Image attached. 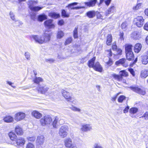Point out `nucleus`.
Returning a JSON list of instances; mask_svg holds the SVG:
<instances>
[{"label": "nucleus", "mask_w": 148, "mask_h": 148, "mask_svg": "<svg viewBox=\"0 0 148 148\" xmlns=\"http://www.w3.org/2000/svg\"><path fill=\"white\" fill-rule=\"evenodd\" d=\"M64 142L65 146L69 148H73V145L72 144L71 140L70 138H67L64 140Z\"/></svg>", "instance_id": "15"}, {"label": "nucleus", "mask_w": 148, "mask_h": 148, "mask_svg": "<svg viewBox=\"0 0 148 148\" xmlns=\"http://www.w3.org/2000/svg\"><path fill=\"white\" fill-rule=\"evenodd\" d=\"M80 130L83 132H87L91 131L92 130V127L90 124H83L82 125Z\"/></svg>", "instance_id": "13"}, {"label": "nucleus", "mask_w": 148, "mask_h": 148, "mask_svg": "<svg viewBox=\"0 0 148 148\" xmlns=\"http://www.w3.org/2000/svg\"><path fill=\"white\" fill-rule=\"evenodd\" d=\"M53 20L49 19L47 20L44 22L45 26L49 28H53L55 25L53 23Z\"/></svg>", "instance_id": "14"}, {"label": "nucleus", "mask_w": 148, "mask_h": 148, "mask_svg": "<svg viewBox=\"0 0 148 148\" xmlns=\"http://www.w3.org/2000/svg\"><path fill=\"white\" fill-rule=\"evenodd\" d=\"M119 36H120L119 38L121 40H124V33L123 32H120V34H119Z\"/></svg>", "instance_id": "52"}, {"label": "nucleus", "mask_w": 148, "mask_h": 148, "mask_svg": "<svg viewBox=\"0 0 148 148\" xmlns=\"http://www.w3.org/2000/svg\"><path fill=\"white\" fill-rule=\"evenodd\" d=\"M51 35V34L48 32H45L42 35L44 43L48 42L50 40Z\"/></svg>", "instance_id": "11"}, {"label": "nucleus", "mask_w": 148, "mask_h": 148, "mask_svg": "<svg viewBox=\"0 0 148 148\" xmlns=\"http://www.w3.org/2000/svg\"><path fill=\"white\" fill-rule=\"evenodd\" d=\"M138 109L136 108L133 107L131 108L129 110L130 115L132 118H134L135 116L133 114L136 113L138 111Z\"/></svg>", "instance_id": "21"}, {"label": "nucleus", "mask_w": 148, "mask_h": 148, "mask_svg": "<svg viewBox=\"0 0 148 148\" xmlns=\"http://www.w3.org/2000/svg\"><path fill=\"white\" fill-rule=\"evenodd\" d=\"M93 68L96 71L99 72H101L102 71V68L101 66L98 62L96 63L94 66V67H93Z\"/></svg>", "instance_id": "20"}, {"label": "nucleus", "mask_w": 148, "mask_h": 148, "mask_svg": "<svg viewBox=\"0 0 148 148\" xmlns=\"http://www.w3.org/2000/svg\"><path fill=\"white\" fill-rule=\"evenodd\" d=\"M119 94V93H117L116 95H115L114 96H113V97H112L111 99V100L113 101H115L116 99L117 96Z\"/></svg>", "instance_id": "61"}, {"label": "nucleus", "mask_w": 148, "mask_h": 148, "mask_svg": "<svg viewBox=\"0 0 148 148\" xmlns=\"http://www.w3.org/2000/svg\"><path fill=\"white\" fill-rule=\"evenodd\" d=\"M28 141L34 142L36 140V137L34 136H28L27 138Z\"/></svg>", "instance_id": "43"}, {"label": "nucleus", "mask_w": 148, "mask_h": 148, "mask_svg": "<svg viewBox=\"0 0 148 148\" xmlns=\"http://www.w3.org/2000/svg\"><path fill=\"white\" fill-rule=\"evenodd\" d=\"M96 12L94 11H89L86 13L87 16L89 18H92L96 14Z\"/></svg>", "instance_id": "30"}, {"label": "nucleus", "mask_w": 148, "mask_h": 148, "mask_svg": "<svg viewBox=\"0 0 148 148\" xmlns=\"http://www.w3.org/2000/svg\"><path fill=\"white\" fill-rule=\"evenodd\" d=\"M47 19V16L45 14L39 15L38 16V20L40 21H42L44 20Z\"/></svg>", "instance_id": "33"}, {"label": "nucleus", "mask_w": 148, "mask_h": 148, "mask_svg": "<svg viewBox=\"0 0 148 148\" xmlns=\"http://www.w3.org/2000/svg\"><path fill=\"white\" fill-rule=\"evenodd\" d=\"M112 76L114 78L118 81H120L122 80L121 76H120V75H117L115 74H113Z\"/></svg>", "instance_id": "40"}, {"label": "nucleus", "mask_w": 148, "mask_h": 148, "mask_svg": "<svg viewBox=\"0 0 148 148\" xmlns=\"http://www.w3.org/2000/svg\"><path fill=\"white\" fill-rule=\"evenodd\" d=\"M68 129V127L64 125L61 126L60 129L59 133L60 136L63 138L66 137L68 134L67 132Z\"/></svg>", "instance_id": "4"}, {"label": "nucleus", "mask_w": 148, "mask_h": 148, "mask_svg": "<svg viewBox=\"0 0 148 148\" xmlns=\"http://www.w3.org/2000/svg\"><path fill=\"white\" fill-rule=\"evenodd\" d=\"M10 17L11 18L13 21H16L15 20V18L14 17V15L13 12H10Z\"/></svg>", "instance_id": "60"}, {"label": "nucleus", "mask_w": 148, "mask_h": 148, "mask_svg": "<svg viewBox=\"0 0 148 148\" xmlns=\"http://www.w3.org/2000/svg\"><path fill=\"white\" fill-rule=\"evenodd\" d=\"M58 59L61 60L65 59H66V58L63 56L61 54H58Z\"/></svg>", "instance_id": "57"}, {"label": "nucleus", "mask_w": 148, "mask_h": 148, "mask_svg": "<svg viewBox=\"0 0 148 148\" xmlns=\"http://www.w3.org/2000/svg\"><path fill=\"white\" fill-rule=\"evenodd\" d=\"M132 36L135 40L138 39L139 38V35H138L137 32H134L133 33Z\"/></svg>", "instance_id": "42"}, {"label": "nucleus", "mask_w": 148, "mask_h": 148, "mask_svg": "<svg viewBox=\"0 0 148 148\" xmlns=\"http://www.w3.org/2000/svg\"><path fill=\"white\" fill-rule=\"evenodd\" d=\"M61 93L62 94L63 96L67 100L70 102V104L71 105L72 107H70V108L73 110H74V107L73 106V102L74 101L73 98H72L71 95L70 93L66 91L65 90H62L61 91Z\"/></svg>", "instance_id": "2"}, {"label": "nucleus", "mask_w": 148, "mask_h": 148, "mask_svg": "<svg viewBox=\"0 0 148 148\" xmlns=\"http://www.w3.org/2000/svg\"><path fill=\"white\" fill-rule=\"evenodd\" d=\"M31 38L35 41L36 43L39 44H44L42 36L33 35L32 36Z\"/></svg>", "instance_id": "9"}, {"label": "nucleus", "mask_w": 148, "mask_h": 148, "mask_svg": "<svg viewBox=\"0 0 148 148\" xmlns=\"http://www.w3.org/2000/svg\"><path fill=\"white\" fill-rule=\"evenodd\" d=\"M127 27V25L126 22L123 23L121 25V27L123 29H126Z\"/></svg>", "instance_id": "58"}, {"label": "nucleus", "mask_w": 148, "mask_h": 148, "mask_svg": "<svg viewBox=\"0 0 148 148\" xmlns=\"http://www.w3.org/2000/svg\"><path fill=\"white\" fill-rule=\"evenodd\" d=\"M4 122L10 123L14 121V118L10 116H5L3 119Z\"/></svg>", "instance_id": "25"}, {"label": "nucleus", "mask_w": 148, "mask_h": 148, "mask_svg": "<svg viewBox=\"0 0 148 148\" xmlns=\"http://www.w3.org/2000/svg\"><path fill=\"white\" fill-rule=\"evenodd\" d=\"M134 23L138 27H141L144 23V19L142 16H138L134 19Z\"/></svg>", "instance_id": "5"}, {"label": "nucleus", "mask_w": 148, "mask_h": 148, "mask_svg": "<svg viewBox=\"0 0 148 148\" xmlns=\"http://www.w3.org/2000/svg\"><path fill=\"white\" fill-rule=\"evenodd\" d=\"M126 58L129 60H131L134 59V55L133 52L126 53Z\"/></svg>", "instance_id": "24"}, {"label": "nucleus", "mask_w": 148, "mask_h": 148, "mask_svg": "<svg viewBox=\"0 0 148 148\" xmlns=\"http://www.w3.org/2000/svg\"><path fill=\"white\" fill-rule=\"evenodd\" d=\"M15 143L13 142L12 144L15 145H17L22 146L25 143V141L24 138L21 137H19L17 138L15 140Z\"/></svg>", "instance_id": "12"}, {"label": "nucleus", "mask_w": 148, "mask_h": 148, "mask_svg": "<svg viewBox=\"0 0 148 148\" xmlns=\"http://www.w3.org/2000/svg\"><path fill=\"white\" fill-rule=\"evenodd\" d=\"M148 76V71L146 70H143L141 73V77L143 78H146Z\"/></svg>", "instance_id": "34"}, {"label": "nucleus", "mask_w": 148, "mask_h": 148, "mask_svg": "<svg viewBox=\"0 0 148 148\" xmlns=\"http://www.w3.org/2000/svg\"><path fill=\"white\" fill-rule=\"evenodd\" d=\"M31 17L32 19L34 20L36 18V14L34 13H32L30 14Z\"/></svg>", "instance_id": "53"}, {"label": "nucleus", "mask_w": 148, "mask_h": 148, "mask_svg": "<svg viewBox=\"0 0 148 148\" xmlns=\"http://www.w3.org/2000/svg\"><path fill=\"white\" fill-rule=\"evenodd\" d=\"M140 0H138L137 4L136 5L134 6L133 8V10H137L140 8L141 6V3H139V2Z\"/></svg>", "instance_id": "37"}, {"label": "nucleus", "mask_w": 148, "mask_h": 148, "mask_svg": "<svg viewBox=\"0 0 148 148\" xmlns=\"http://www.w3.org/2000/svg\"><path fill=\"white\" fill-rule=\"evenodd\" d=\"M64 35V32L62 31H59L58 32L57 38L58 39L61 38Z\"/></svg>", "instance_id": "38"}, {"label": "nucleus", "mask_w": 148, "mask_h": 148, "mask_svg": "<svg viewBox=\"0 0 148 148\" xmlns=\"http://www.w3.org/2000/svg\"><path fill=\"white\" fill-rule=\"evenodd\" d=\"M37 2L34 1H29L28 2V5L29 8L35 12H38L41 10L42 7L35 6V5L37 4Z\"/></svg>", "instance_id": "3"}, {"label": "nucleus", "mask_w": 148, "mask_h": 148, "mask_svg": "<svg viewBox=\"0 0 148 148\" xmlns=\"http://www.w3.org/2000/svg\"><path fill=\"white\" fill-rule=\"evenodd\" d=\"M16 133L18 135H22L23 133V132L21 128L19 126H16L15 128Z\"/></svg>", "instance_id": "26"}, {"label": "nucleus", "mask_w": 148, "mask_h": 148, "mask_svg": "<svg viewBox=\"0 0 148 148\" xmlns=\"http://www.w3.org/2000/svg\"><path fill=\"white\" fill-rule=\"evenodd\" d=\"M112 40V36L111 34H108L107 37L106 44L108 45H111Z\"/></svg>", "instance_id": "35"}, {"label": "nucleus", "mask_w": 148, "mask_h": 148, "mask_svg": "<svg viewBox=\"0 0 148 148\" xmlns=\"http://www.w3.org/2000/svg\"><path fill=\"white\" fill-rule=\"evenodd\" d=\"M77 4H78V5L77 6H75V9L78 10L82 8H83V7L81 6L80 3H77L75 2V6L77 5Z\"/></svg>", "instance_id": "47"}, {"label": "nucleus", "mask_w": 148, "mask_h": 148, "mask_svg": "<svg viewBox=\"0 0 148 148\" xmlns=\"http://www.w3.org/2000/svg\"><path fill=\"white\" fill-rule=\"evenodd\" d=\"M45 62L49 63H53L55 61V60L52 58L46 59L45 60Z\"/></svg>", "instance_id": "45"}, {"label": "nucleus", "mask_w": 148, "mask_h": 148, "mask_svg": "<svg viewBox=\"0 0 148 148\" xmlns=\"http://www.w3.org/2000/svg\"><path fill=\"white\" fill-rule=\"evenodd\" d=\"M144 29L145 30L148 31V22H147L145 25L144 26Z\"/></svg>", "instance_id": "64"}, {"label": "nucleus", "mask_w": 148, "mask_h": 148, "mask_svg": "<svg viewBox=\"0 0 148 148\" xmlns=\"http://www.w3.org/2000/svg\"><path fill=\"white\" fill-rule=\"evenodd\" d=\"M26 148H34V146L33 144L29 143L27 145Z\"/></svg>", "instance_id": "54"}, {"label": "nucleus", "mask_w": 148, "mask_h": 148, "mask_svg": "<svg viewBox=\"0 0 148 148\" xmlns=\"http://www.w3.org/2000/svg\"><path fill=\"white\" fill-rule=\"evenodd\" d=\"M25 58L28 60H29L30 59V54L28 52H26L25 53Z\"/></svg>", "instance_id": "49"}, {"label": "nucleus", "mask_w": 148, "mask_h": 148, "mask_svg": "<svg viewBox=\"0 0 148 148\" xmlns=\"http://www.w3.org/2000/svg\"><path fill=\"white\" fill-rule=\"evenodd\" d=\"M129 71L133 76H135L134 72L133 69L132 68L129 69Z\"/></svg>", "instance_id": "63"}, {"label": "nucleus", "mask_w": 148, "mask_h": 148, "mask_svg": "<svg viewBox=\"0 0 148 148\" xmlns=\"http://www.w3.org/2000/svg\"><path fill=\"white\" fill-rule=\"evenodd\" d=\"M142 62L144 64L146 65L148 64V56L144 55L142 56Z\"/></svg>", "instance_id": "28"}, {"label": "nucleus", "mask_w": 148, "mask_h": 148, "mask_svg": "<svg viewBox=\"0 0 148 148\" xmlns=\"http://www.w3.org/2000/svg\"><path fill=\"white\" fill-rule=\"evenodd\" d=\"M130 88L133 91L142 95H144L146 93L144 89H141L138 87H130Z\"/></svg>", "instance_id": "8"}, {"label": "nucleus", "mask_w": 148, "mask_h": 148, "mask_svg": "<svg viewBox=\"0 0 148 148\" xmlns=\"http://www.w3.org/2000/svg\"><path fill=\"white\" fill-rule=\"evenodd\" d=\"M97 2V0H90L85 2V5L89 7H94Z\"/></svg>", "instance_id": "16"}, {"label": "nucleus", "mask_w": 148, "mask_h": 148, "mask_svg": "<svg viewBox=\"0 0 148 148\" xmlns=\"http://www.w3.org/2000/svg\"><path fill=\"white\" fill-rule=\"evenodd\" d=\"M49 88L45 84L39 85L38 90L42 94H45L49 90Z\"/></svg>", "instance_id": "10"}, {"label": "nucleus", "mask_w": 148, "mask_h": 148, "mask_svg": "<svg viewBox=\"0 0 148 148\" xmlns=\"http://www.w3.org/2000/svg\"><path fill=\"white\" fill-rule=\"evenodd\" d=\"M144 117L145 118V120H148V112H145L143 115L140 118H143Z\"/></svg>", "instance_id": "50"}, {"label": "nucleus", "mask_w": 148, "mask_h": 148, "mask_svg": "<svg viewBox=\"0 0 148 148\" xmlns=\"http://www.w3.org/2000/svg\"><path fill=\"white\" fill-rule=\"evenodd\" d=\"M32 114L36 119H39L42 116V114L36 110H34L32 112Z\"/></svg>", "instance_id": "18"}, {"label": "nucleus", "mask_w": 148, "mask_h": 148, "mask_svg": "<svg viewBox=\"0 0 148 148\" xmlns=\"http://www.w3.org/2000/svg\"><path fill=\"white\" fill-rule=\"evenodd\" d=\"M125 97L123 95H121L119 98L118 101L119 102L122 103L123 101L125 99Z\"/></svg>", "instance_id": "44"}, {"label": "nucleus", "mask_w": 148, "mask_h": 148, "mask_svg": "<svg viewBox=\"0 0 148 148\" xmlns=\"http://www.w3.org/2000/svg\"><path fill=\"white\" fill-rule=\"evenodd\" d=\"M67 7L69 10L74 9V3L69 4Z\"/></svg>", "instance_id": "51"}, {"label": "nucleus", "mask_w": 148, "mask_h": 148, "mask_svg": "<svg viewBox=\"0 0 148 148\" xmlns=\"http://www.w3.org/2000/svg\"><path fill=\"white\" fill-rule=\"evenodd\" d=\"M95 59V57H94L92 58L91 60H90L88 62V65L89 67L93 68L94 66V62Z\"/></svg>", "instance_id": "29"}, {"label": "nucleus", "mask_w": 148, "mask_h": 148, "mask_svg": "<svg viewBox=\"0 0 148 148\" xmlns=\"http://www.w3.org/2000/svg\"><path fill=\"white\" fill-rule=\"evenodd\" d=\"M106 63L108 66H110L113 64V62L110 58H109L108 61L106 62Z\"/></svg>", "instance_id": "56"}, {"label": "nucleus", "mask_w": 148, "mask_h": 148, "mask_svg": "<svg viewBox=\"0 0 148 148\" xmlns=\"http://www.w3.org/2000/svg\"><path fill=\"white\" fill-rule=\"evenodd\" d=\"M77 29V28L75 27V38H77L78 37Z\"/></svg>", "instance_id": "62"}, {"label": "nucleus", "mask_w": 148, "mask_h": 148, "mask_svg": "<svg viewBox=\"0 0 148 148\" xmlns=\"http://www.w3.org/2000/svg\"><path fill=\"white\" fill-rule=\"evenodd\" d=\"M116 11V7L114 6H112L109 8L108 9L106 12L105 15L106 16H108L111 13L115 12Z\"/></svg>", "instance_id": "17"}, {"label": "nucleus", "mask_w": 148, "mask_h": 148, "mask_svg": "<svg viewBox=\"0 0 148 148\" xmlns=\"http://www.w3.org/2000/svg\"><path fill=\"white\" fill-rule=\"evenodd\" d=\"M125 58L120 59L119 60L116 61L115 62V64L117 65L122 64L123 66L126 67L128 66V65L127 64H126L125 63Z\"/></svg>", "instance_id": "22"}, {"label": "nucleus", "mask_w": 148, "mask_h": 148, "mask_svg": "<svg viewBox=\"0 0 148 148\" xmlns=\"http://www.w3.org/2000/svg\"><path fill=\"white\" fill-rule=\"evenodd\" d=\"M142 47V46L141 44L138 43L136 44L134 48V52L136 53L139 52L141 50Z\"/></svg>", "instance_id": "23"}, {"label": "nucleus", "mask_w": 148, "mask_h": 148, "mask_svg": "<svg viewBox=\"0 0 148 148\" xmlns=\"http://www.w3.org/2000/svg\"><path fill=\"white\" fill-rule=\"evenodd\" d=\"M96 15L97 17L98 18H102V15H101L100 13L97 11L96 12Z\"/></svg>", "instance_id": "55"}, {"label": "nucleus", "mask_w": 148, "mask_h": 148, "mask_svg": "<svg viewBox=\"0 0 148 148\" xmlns=\"http://www.w3.org/2000/svg\"><path fill=\"white\" fill-rule=\"evenodd\" d=\"M62 15L64 17H68L69 16V14L67 13L64 10H62Z\"/></svg>", "instance_id": "41"}, {"label": "nucleus", "mask_w": 148, "mask_h": 148, "mask_svg": "<svg viewBox=\"0 0 148 148\" xmlns=\"http://www.w3.org/2000/svg\"><path fill=\"white\" fill-rule=\"evenodd\" d=\"M119 74L120 76H121V78L122 79V77H127L128 76V74L127 72L125 70H122L119 73Z\"/></svg>", "instance_id": "36"}, {"label": "nucleus", "mask_w": 148, "mask_h": 148, "mask_svg": "<svg viewBox=\"0 0 148 148\" xmlns=\"http://www.w3.org/2000/svg\"><path fill=\"white\" fill-rule=\"evenodd\" d=\"M26 116L25 113L20 112L17 113L14 116L15 119L17 121H20L24 119Z\"/></svg>", "instance_id": "7"}, {"label": "nucleus", "mask_w": 148, "mask_h": 148, "mask_svg": "<svg viewBox=\"0 0 148 148\" xmlns=\"http://www.w3.org/2000/svg\"><path fill=\"white\" fill-rule=\"evenodd\" d=\"M41 124L42 126H46L49 128L51 127V123L52 118L49 115H46L43 117L40 120Z\"/></svg>", "instance_id": "1"}, {"label": "nucleus", "mask_w": 148, "mask_h": 148, "mask_svg": "<svg viewBox=\"0 0 148 148\" xmlns=\"http://www.w3.org/2000/svg\"><path fill=\"white\" fill-rule=\"evenodd\" d=\"M116 52V53L114 54V55H121L122 54V51L121 49H117L115 51Z\"/></svg>", "instance_id": "48"}, {"label": "nucleus", "mask_w": 148, "mask_h": 148, "mask_svg": "<svg viewBox=\"0 0 148 148\" xmlns=\"http://www.w3.org/2000/svg\"><path fill=\"white\" fill-rule=\"evenodd\" d=\"M44 141V137L43 135H40L37 137L36 142L39 145L42 144Z\"/></svg>", "instance_id": "19"}, {"label": "nucleus", "mask_w": 148, "mask_h": 148, "mask_svg": "<svg viewBox=\"0 0 148 148\" xmlns=\"http://www.w3.org/2000/svg\"><path fill=\"white\" fill-rule=\"evenodd\" d=\"M9 136L12 140L15 142L17 138H16V136L14 133L12 132H10L9 134Z\"/></svg>", "instance_id": "31"}, {"label": "nucleus", "mask_w": 148, "mask_h": 148, "mask_svg": "<svg viewBox=\"0 0 148 148\" xmlns=\"http://www.w3.org/2000/svg\"><path fill=\"white\" fill-rule=\"evenodd\" d=\"M42 80L43 79L41 78L40 77H35L34 79L33 80L34 82L37 84H38L40 82H42Z\"/></svg>", "instance_id": "39"}, {"label": "nucleus", "mask_w": 148, "mask_h": 148, "mask_svg": "<svg viewBox=\"0 0 148 148\" xmlns=\"http://www.w3.org/2000/svg\"><path fill=\"white\" fill-rule=\"evenodd\" d=\"M132 45H131L128 44L125 45V53L129 52H132Z\"/></svg>", "instance_id": "27"}, {"label": "nucleus", "mask_w": 148, "mask_h": 148, "mask_svg": "<svg viewBox=\"0 0 148 148\" xmlns=\"http://www.w3.org/2000/svg\"><path fill=\"white\" fill-rule=\"evenodd\" d=\"M60 119L57 116H55L53 119H52V121L51 123V126L50 128H57L60 125Z\"/></svg>", "instance_id": "6"}, {"label": "nucleus", "mask_w": 148, "mask_h": 148, "mask_svg": "<svg viewBox=\"0 0 148 148\" xmlns=\"http://www.w3.org/2000/svg\"><path fill=\"white\" fill-rule=\"evenodd\" d=\"M49 16L51 17L54 19H56L60 16L59 14L54 12L49 13Z\"/></svg>", "instance_id": "32"}, {"label": "nucleus", "mask_w": 148, "mask_h": 148, "mask_svg": "<svg viewBox=\"0 0 148 148\" xmlns=\"http://www.w3.org/2000/svg\"><path fill=\"white\" fill-rule=\"evenodd\" d=\"M72 41V39L71 38H68L66 40L64 43V44L65 45H68L71 43Z\"/></svg>", "instance_id": "46"}, {"label": "nucleus", "mask_w": 148, "mask_h": 148, "mask_svg": "<svg viewBox=\"0 0 148 148\" xmlns=\"http://www.w3.org/2000/svg\"><path fill=\"white\" fill-rule=\"evenodd\" d=\"M112 49L113 50L115 51L117 49L115 42H114L113 43L112 46Z\"/></svg>", "instance_id": "59"}]
</instances>
